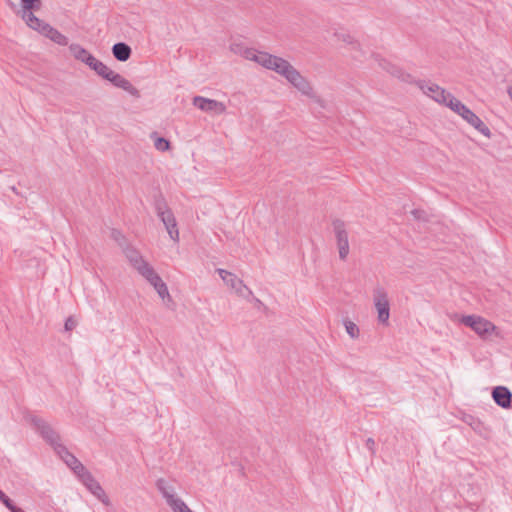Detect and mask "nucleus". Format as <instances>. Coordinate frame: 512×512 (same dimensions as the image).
Returning <instances> with one entry per match:
<instances>
[{"label":"nucleus","instance_id":"f257e3e1","mask_svg":"<svg viewBox=\"0 0 512 512\" xmlns=\"http://www.w3.org/2000/svg\"><path fill=\"white\" fill-rule=\"evenodd\" d=\"M258 64L273 70L291 83L297 90L308 97H314V91L310 83L287 60L271 55L267 52L260 53Z\"/></svg>","mask_w":512,"mask_h":512},{"label":"nucleus","instance_id":"f03ea898","mask_svg":"<svg viewBox=\"0 0 512 512\" xmlns=\"http://www.w3.org/2000/svg\"><path fill=\"white\" fill-rule=\"evenodd\" d=\"M258 64L273 70L291 83L297 90L308 97H314V91L310 83L287 60L271 55L267 52L260 53Z\"/></svg>","mask_w":512,"mask_h":512},{"label":"nucleus","instance_id":"7ed1b4c3","mask_svg":"<svg viewBox=\"0 0 512 512\" xmlns=\"http://www.w3.org/2000/svg\"><path fill=\"white\" fill-rule=\"evenodd\" d=\"M449 108L460 115L467 123H469L472 127H474L477 131H479L482 135L486 137L491 136L490 129L484 124V122L466 105H464L460 100L454 99L450 100Z\"/></svg>","mask_w":512,"mask_h":512},{"label":"nucleus","instance_id":"20e7f679","mask_svg":"<svg viewBox=\"0 0 512 512\" xmlns=\"http://www.w3.org/2000/svg\"><path fill=\"white\" fill-rule=\"evenodd\" d=\"M155 210L157 216L160 218L162 223L164 224L170 238L178 242L179 241V230L177 227L176 218L172 212V210L167 206L166 202L163 199H157L155 201Z\"/></svg>","mask_w":512,"mask_h":512},{"label":"nucleus","instance_id":"39448f33","mask_svg":"<svg viewBox=\"0 0 512 512\" xmlns=\"http://www.w3.org/2000/svg\"><path fill=\"white\" fill-rule=\"evenodd\" d=\"M27 420L40 434L43 440L54 449L55 452L58 445H63L60 442L59 434L43 418H40L36 415H29L27 416Z\"/></svg>","mask_w":512,"mask_h":512},{"label":"nucleus","instance_id":"423d86ee","mask_svg":"<svg viewBox=\"0 0 512 512\" xmlns=\"http://www.w3.org/2000/svg\"><path fill=\"white\" fill-rule=\"evenodd\" d=\"M418 86L424 92V94L431 97L434 101L438 102L439 104H443L447 107L450 106V100L454 101L455 99V97L450 92H447L445 89L438 86L437 84L419 81Z\"/></svg>","mask_w":512,"mask_h":512},{"label":"nucleus","instance_id":"0eeeda50","mask_svg":"<svg viewBox=\"0 0 512 512\" xmlns=\"http://www.w3.org/2000/svg\"><path fill=\"white\" fill-rule=\"evenodd\" d=\"M374 305L378 313V321L387 325L390 317V304L386 291L377 287L373 291Z\"/></svg>","mask_w":512,"mask_h":512},{"label":"nucleus","instance_id":"6e6552de","mask_svg":"<svg viewBox=\"0 0 512 512\" xmlns=\"http://www.w3.org/2000/svg\"><path fill=\"white\" fill-rule=\"evenodd\" d=\"M333 231L336 237V243L339 251V258L345 260L349 254L348 232L344 221L335 219L332 222Z\"/></svg>","mask_w":512,"mask_h":512},{"label":"nucleus","instance_id":"1a4fd4ad","mask_svg":"<svg viewBox=\"0 0 512 512\" xmlns=\"http://www.w3.org/2000/svg\"><path fill=\"white\" fill-rule=\"evenodd\" d=\"M193 105L201 111L214 112L218 115L223 114L226 111V106L222 102L202 96H195L193 98Z\"/></svg>","mask_w":512,"mask_h":512},{"label":"nucleus","instance_id":"9d476101","mask_svg":"<svg viewBox=\"0 0 512 512\" xmlns=\"http://www.w3.org/2000/svg\"><path fill=\"white\" fill-rule=\"evenodd\" d=\"M217 272L221 279L229 285L232 289H234L238 294L244 295V290L251 293V291L248 289V287L243 283L241 279H239L236 275L233 273L225 270V269H217Z\"/></svg>","mask_w":512,"mask_h":512},{"label":"nucleus","instance_id":"9b49d317","mask_svg":"<svg viewBox=\"0 0 512 512\" xmlns=\"http://www.w3.org/2000/svg\"><path fill=\"white\" fill-rule=\"evenodd\" d=\"M107 81H109L113 86L126 91L133 97H136V98L140 97L139 90L136 87H134L130 83L129 80H127L126 78H124L122 75H120L119 73H117L115 71H113L111 73V75L109 76Z\"/></svg>","mask_w":512,"mask_h":512},{"label":"nucleus","instance_id":"f8f14e48","mask_svg":"<svg viewBox=\"0 0 512 512\" xmlns=\"http://www.w3.org/2000/svg\"><path fill=\"white\" fill-rule=\"evenodd\" d=\"M492 398L494 402L504 409L512 407V393L505 386H496L492 390Z\"/></svg>","mask_w":512,"mask_h":512},{"label":"nucleus","instance_id":"ddd939ff","mask_svg":"<svg viewBox=\"0 0 512 512\" xmlns=\"http://www.w3.org/2000/svg\"><path fill=\"white\" fill-rule=\"evenodd\" d=\"M81 482L94 496H96L103 503L107 504L108 499L104 490L100 486L99 482L95 480L91 473L85 474L84 478L81 479Z\"/></svg>","mask_w":512,"mask_h":512},{"label":"nucleus","instance_id":"4468645a","mask_svg":"<svg viewBox=\"0 0 512 512\" xmlns=\"http://www.w3.org/2000/svg\"><path fill=\"white\" fill-rule=\"evenodd\" d=\"M122 250L130 264L137 270V272L148 264V262L143 259L139 251L131 245H126Z\"/></svg>","mask_w":512,"mask_h":512},{"label":"nucleus","instance_id":"2eb2a0df","mask_svg":"<svg viewBox=\"0 0 512 512\" xmlns=\"http://www.w3.org/2000/svg\"><path fill=\"white\" fill-rule=\"evenodd\" d=\"M69 50L75 59L85 63L88 67L95 61V57L81 45L73 43L69 46Z\"/></svg>","mask_w":512,"mask_h":512},{"label":"nucleus","instance_id":"dca6fc26","mask_svg":"<svg viewBox=\"0 0 512 512\" xmlns=\"http://www.w3.org/2000/svg\"><path fill=\"white\" fill-rule=\"evenodd\" d=\"M230 50L235 53L243 56L248 60H252L258 63V56H260L261 52L256 51L253 48H247L240 42H233L230 44Z\"/></svg>","mask_w":512,"mask_h":512},{"label":"nucleus","instance_id":"f3484780","mask_svg":"<svg viewBox=\"0 0 512 512\" xmlns=\"http://www.w3.org/2000/svg\"><path fill=\"white\" fill-rule=\"evenodd\" d=\"M56 453L70 469H83V464L72 453L68 451L66 446L58 445L56 448Z\"/></svg>","mask_w":512,"mask_h":512},{"label":"nucleus","instance_id":"a211bd4d","mask_svg":"<svg viewBox=\"0 0 512 512\" xmlns=\"http://www.w3.org/2000/svg\"><path fill=\"white\" fill-rule=\"evenodd\" d=\"M381 67L386 70L389 74H391L392 76L400 79L401 81L403 82H406V83H412L413 82V77L412 75H410L409 73H406L405 71H403L400 67L388 62V61H383L382 63H380Z\"/></svg>","mask_w":512,"mask_h":512},{"label":"nucleus","instance_id":"6ab92c4d","mask_svg":"<svg viewBox=\"0 0 512 512\" xmlns=\"http://www.w3.org/2000/svg\"><path fill=\"white\" fill-rule=\"evenodd\" d=\"M497 331V327L489 320L481 317L474 329V332L482 339H488L489 336Z\"/></svg>","mask_w":512,"mask_h":512},{"label":"nucleus","instance_id":"aec40b11","mask_svg":"<svg viewBox=\"0 0 512 512\" xmlns=\"http://www.w3.org/2000/svg\"><path fill=\"white\" fill-rule=\"evenodd\" d=\"M112 54L116 60L125 62L131 57L132 49L125 42H117L112 46Z\"/></svg>","mask_w":512,"mask_h":512},{"label":"nucleus","instance_id":"412c9836","mask_svg":"<svg viewBox=\"0 0 512 512\" xmlns=\"http://www.w3.org/2000/svg\"><path fill=\"white\" fill-rule=\"evenodd\" d=\"M138 273L144 277L154 288L163 282L161 277L156 273L154 268L149 263L144 266Z\"/></svg>","mask_w":512,"mask_h":512},{"label":"nucleus","instance_id":"4be33fe9","mask_svg":"<svg viewBox=\"0 0 512 512\" xmlns=\"http://www.w3.org/2000/svg\"><path fill=\"white\" fill-rule=\"evenodd\" d=\"M156 487L162 494L163 498H165L166 503L170 501L173 497H175L174 488L171 485H169L165 479H158L156 481Z\"/></svg>","mask_w":512,"mask_h":512},{"label":"nucleus","instance_id":"5701e85b","mask_svg":"<svg viewBox=\"0 0 512 512\" xmlns=\"http://www.w3.org/2000/svg\"><path fill=\"white\" fill-rule=\"evenodd\" d=\"M92 69L98 76L107 80L111 73L113 72L108 66H106L102 61L95 59V61L89 67Z\"/></svg>","mask_w":512,"mask_h":512},{"label":"nucleus","instance_id":"b1692460","mask_svg":"<svg viewBox=\"0 0 512 512\" xmlns=\"http://www.w3.org/2000/svg\"><path fill=\"white\" fill-rule=\"evenodd\" d=\"M22 19L25 21V23L33 30L38 31L42 24L44 23L43 20L39 19L34 15L33 12L27 11L22 12Z\"/></svg>","mask_w":512,"mask_h":512},{"label":"nucleus","instance_id":"393cba45","mask_svg":"<svg viewBox=\"0 0 512 512\" xmlns=\"http://www.w3.org/2000/svg\"><path fill=\"white\" fill-rule=\"evenodd\" d=\"M167 504L173 512H193L182 499L176 496L168 501Z\"/></svg>","mask_w":512,"mask_h":512},{"label":"nucleus","instance_id":"a878e982","mask_svg":"<svg viewBox=\"0 0 512 512\" xmlns=\"http://www.w3.org/2000/svg\"><path fill=\"white\" fill-rule=\"evenodd\" d=\"M22 12L38 11L42 6L41 0H21Z\"/></svg>","mask_w":512,"mask_h":512},{"label":"nucleus","instance_id":"bb28decb","mask_svg":"<svg viewBox=\"0 0 512 512\" xmlns=\"http://www.w3.org/2000/svg\"><path fill=\"white\" fill-rule=\"evenodd\" d=\"M479 319L481 316L478 315H463L460 322L474 331Z\"/></svg>","mask_w":512,"mask_h":512},{"label":"nucleus","instance_id":"cd10ccee","mask_svg":"<svg viewBox=\"0 0 512 512\" xmlns=\"http://www.w3.org/2000/svg\"><path fill=\"white\" fill-rule=\"evenodd\" d=\"M49 39L61 46L68 45V38L57 29L54 30V32L50 35Z\"/></svg>","mask_w":512,"mask_h":512},{"label":"nucleus","instance_id":"c85d7f7f","mask_svg":"<svg viewBox=\"0 0 512 512\" xmlns=\"http://www.w3.org/2000/svg\"><path fill=\"white\" fill-rule=\"evenodd\" d=\"M111 238L117 242V244L123 249L129 243L127 242L126 237L122 234L121 231L117 229H112Z\"/></svg>","mask_w":512,"mask_h":512},{"label":"nucleus","instance_id":"c756f323","mask_svg":"<svg viewBox=\"0 0 512 512\" xmlns=\"http://www.w3.org/2000/svg\"><path fill=\"white\" fill-rule=\"evenodd\" d=\"M344 326H345L347 334L351 338L355 339L359 336V328L354 322H352L350 320H345Z\"/></svg>","mask_w":512,"mask_h":512},{"label":"nucleus","instance_id":"7c9ffc66","mask_svg":"<svg viewBox=\"0 0 512 512\" xmlns=\"http://www.w3.org/2000/svg\"><path fill=\"white\" fill-rule=\"evenodd\" d=\"M0 502L10 511H14L17 505L0 489Z\"/></svg>","mask_w":512,"mask_h":512},{"label":"nucleus","instance_id":"2f4dec72","mask_svg":"<svg viewBox=\"0 0 512 512\" xmlns=\"http://www.w3.org/2000/svg\"><path fill=\"white\" fill-rule=\"evenodd\" d=\"M154 146L157 150L164 152L170 148V142L166 138L157 137Z\"/></svg>","mask_w":512,"mask_h":512},{"label":"nucleus","instance_id":"473e14b6","mask_svg":"<svg viewBox=\"0 0 512 512\" xmlns=\"http://www.w3.org/2000/svg\"><path fill=\"white\" fill-rule=\"evenodd\" d=\"M154 289L157 291L159 297L162 298L163 300L166 298L168 300L171 299L167 285L164 282H162L161 284L156 286V288H154Z\"/></svg>","mask_w":512,"mask_h":512},{"label":"nucleus","instance_id":"72a5a7b5","mask_svg":"<svg viewBox=\"0 0 512 512\" xmlns=\"http://www.w3.org/2000/svg\"><path fill=\"white\" fill-rule=\"evenodd\" d=\"M154 289L157 291L159 297L162 298L163 300L166 298L168 300L171 299L167 285L164 282H162L161 284L156 286V288H154Z\"/></svg>","mask_w":512,"mask_h":512},{"label":"nucleus","instance_id":"f704fd0d","mask_svg":"<svg viewBox=\"0 0 512 512\" xmlns=\"http://www.w3.org/2000/svg\"><path fill=\"white\" fill-rule=\"evenodd\" d=\"M55 28L52 27L50 24L44 22L38 32L42 34L43 36L49 38L50 35L54 32Z\"/></svg>","mask_w":512,"mask_h":512},{"label":"nucleus","instance_id":"c9c22d12","mask_svg":"<svg viewBox=\"0 0 512 512\" xmlns=\"http://www.w3.org/2000/svg\"><path fill=\"white\" fill-rule=\"evenodd\" d=\"M55 28L52 27L50 24L44 22L38 32L42 34L43 36L49 38L50 35L54 32Z\"/></svg>","mask_w":512,"mask_h":512},{"label":"nucleus","instance_id":"e433bc0d","mask_svg":"<svg viewBox=\"0 0 512 512\" xmlns=\"http://www.w3.org/2000/svg\"><path fill=\"white\" fill-rule=\"evenodd\" d=\"M469 421L466 420V422L475 430L478 431L481 427V422L478 419H475L473 416H468Z\"/></svg>","mask_w":512,"mask_h":512},{"label":"nucleus","instance_id":"4c0bfd02","mask_svg":"<svg viewBox=\"0 0 512 512\" xmlns=\"http://www.w3.org/2000/svg\"><path fill=\"white\" fill-rule=\"evenodd\" d=\"M365 445L372 455L375 454V441L373 438H368Z\"/></svg>","mask_w":512,"mask_h":512},{"label":"nucleus","instance_id":"58836bf2","mask_svg":"<svg viewBox=\"0 0 512 512\" xmlns=\"http://www.w3.org/2000/svg\"><path fill=\"white\" fill-rule=\"evenodd\" d=\"M412 215L414 216L415 219H418V220H424L425 219V212L423 210H419V209H414L412 210Z\"/></svg>","mask_w":512,"mask_h":512},{"label":"nucleus","instance_id":"ea45409f","mask_svg":"<svg viewBox=\"0 0 512 512\" xmlns=\"http://www.w3.org/2000/svg\"><path fill=\"white\" fill-rule=\"evenodd\" d=\"M71 470H73V472L79 477L80 480L84 478L85 474L90 473L84 466L82 470L76 468H72Z\"/></svg>","mask_w":512,"mask_h":512},{"label":"nucleus","instance_id":"a19ab883","mask_svg":"<svg viewBox=\"0 0 512 512\" xmlns=\"http://www.w3.org/2000/svg\"><path fill=\"white\" fill-rule=\"evenodd\" d=\"M76 326V322L72 319V318H68L66 321H65V330L66 331H70L72 329H74Z\"/></svg>","mask_w":512,"mask_h":512},{"label":"nucleus","instance_id":"79ce46f5","mask_svg":"<svg viewBox=\"0 0 512 512\" xmlns=\"http://www.w3.org/2000/svg\"><path fill=\"white\" fill-rule=\"evenodd\" d=\"M339 37H341L344 42H348L350 44L353 43L352 40H351L352 39L351 36L348 35V34L342 33V34H339Z\"/></svg>","mask_w":512,"mask_h":512},{"label":"nucleus","instance_id":"37998d69","mask_svg":"<svg viewBox=\"0 0 512 512\" xmlns=\"http://www.w3.org/2000/svg\"><path fill=\"white\" fill-rule=\"evenodd\" d=\"M508 94L512 100V86L508 88Z\"/></svg>","mask_w":512,"mask_h":512},{"label":"nucleus","instance_id":"c03bdc74","mask_svg":"<svg viewBox=\"0 0 512 512\" xmlns=\"http://www.w3.org/2000/svg\"><path fill=\"white\" fill-rule=\"evenodd\" d=\"M12 512H24L20 507H16Z\"/></svg>","mask_w":512,"mask_h":512},{"label":"nucleus","instance_id":"a18cd8bd","mask_svg":"<svg viewBox=\"0 0 512 512\" xmlns=\"http://www.w3.org/2000/svg\"><path fill=\"white\" fill-rule=\"evenodd\" d=\"M8 5L11 7V8H15V4L11 1H8Z\"/></svg>","mask_w":512,"mask_h":512}]
</instances>
